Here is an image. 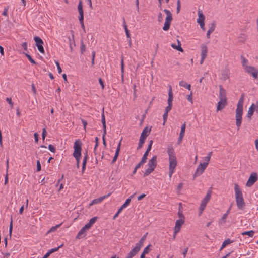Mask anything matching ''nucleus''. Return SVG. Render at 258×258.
<instances>
[{
    "mask_svg": "<svg viewBox=\"0 0 258 258\" xmlns=\"http://www.w3.org/2000/svg\"><path fill=\"white\" fill-rule=\"evenodd\" d=\"M168 112H166L165 111L163 115V125L165 124V122L167 121V117H168Z\"/></svg>",
    "mask_w": 258,
    "mask_h": 258,
    "instance_id": "obj_51",
    "label": "nucleus"
},
{
    "mask_svg": "<svg viewBox=\"0 0 258 258\" xmlns=\"http://www.w3.org/2000/svg\"><path fill=\"white\" fill-rule=\"evenodd\" d=\"M227 104V101H224L223 100H220L217 103V111H219L220 110H221L223 108H225V107Z\"/></svg>",
    "mask_w": 258,
    "mask_h": 258,
    "instance_id": "obj_17",
    "label": "nucleus"
},
{
    "mask_svg": "<svg viewBox=\"0 0 258 258\" xmlns=\"http://www.w3.org/2000/svg\"><path fill=\"white\" fill-rule=\"evenodd\" d=\"M257 174L256 173H252L248 178L246 185L248 187H250L253 185V184L257 181Z\"/></svg>",
    "mask_w": 258,
    "mask_h": 258,
    "instance_id": "obj_9",
    "label": "nucleus"
},
{
    "mask_svg": "<svg viewBox=\"0 0 258 258\" xmlns=\"http://www.w3.org/2000/svg\"><path fill=\"white\" fill-rule=\"evenodd\" d=\"M101 122L103 125V132L104 131V134H106V125L105 122V117L104 112V108H103L102 109V113L101 114Z\"/></svg>",
    "mask_w": 258,
    "mask_h": 258,
    "instance_id": "obj_25",
    "label": "nucleus"
},
{
    "mask_svg": "<svg viewBox=\"0 0 258 258\" xmlns=\"http://www.w3.org/2000/svg\"><path fill=\"white\" fill-rule=\"evenodd\" d=\"M172 105L171 104H168V106L166 107L165 111L166 112H169L172 109Z\"/></svg>",
    "mask_w": 258,
    "mask_h": 258,
    "instance_id": "obj_63",
    "label": "nucleus"
},
{
    "mask_svg": "<svg viewBox=\"0 0 258 258\" xmlns=\"http://www.w3.org/2000/svg\"><path fill=\"white\" fill-rule=\"evenodd\" d=\"M63 244L60 245L58 247L54 248H52L49 250V252L51 254L54 252L57 251L60 247H62Z\"/></svg>",
    "mask_w": 258,
    "mask_h": 258,
    "instance_id": "obj_47",
    "label": "nucleus"
},
{
    "mask_svg": "<svg viewBox=\"0 0 258 258\" xmlns=\"http://www.w3.org/2000/svg\"><path fill=\"white\" fill-rule=\"evenodd\" d=\"M185 128H186V122H184V123H183L181 125V130H180V134H179L180 135L184 136Z\"/></svg>",
    "mask_w": 258,
    "mask_h": 258,
    "instance_id": "obj_37",
    "label": "nucleus"
},
{
    "mask_svg": "<svg viewBox=\"0 0 258 258\" xmlns=\"http://www.w3.org/2000/svg\"><path fill=\"white\" fill-rule=\"evenodd\" d=\"M163 20V16L161 13H159L158 15V21L161 22Z\"/></svg>",
    "mask_w": 258,
    "mask_h": 258,
    "instance_id": "obj_53",
    "label": "nucleus"
},
{
    "mask_svg": "<svg viewBox=\"0 0 258 258\" xmlns=\"http://www.w3.org/2000/svg\"><path fill=\"white\" fill-rule=\"evenodd\" d=\"M241 58L242 59V65L244 68V69H245V67L248 66L247 65H246V64L248 62V60L242 56H241Z\"/></svg>",
    "mask_w": 258,
    "mask_h": 258,
    "instance_id": "obj_42",
    "label": "nucleus"
},
{
    "mask_svg": "<svg viewBox=\"0 0 258 258\" xmlns=\"http://www.w3.org/2000/svg\"><path fill=\"white\" fill-rule=\"evenodd\" d=\"M236 204L237 206V207L239 209H242L243 208V207L245 206V202L243 198H238L236 199Z\"/></svg>",
    "mask_w": 258,
    "mask_h": 258,
    "instance_id": "obj_19",
    "label": "nucleus"
},
{
    "mask_svg": "<svg viewBox=\"0 0 258 258\" xmlns=\"http://www.w3.org/2000/svg\"><path fill=\"white\" fill-rule=\"evenodd\" d=\"M212 194L211 188H210L207 191L206 196L202 200L200 206L199 207V215L202 213L203 211L204 210L207 203L211 199Z\"/></svg>",
    "mask_w": 258,
    "mask_h": 258,
    "instance_id": "obj_2",
    "label": "nucleus"
},
{
    "mask_svg": "<svg viewBox=\"0 0 258 258\" xmlns=\"http://www.w3.org/2000/svg\"><path fill=\"white\" fill-rule=\"evenodd\" d=\"M254 232L253 230H250L248 231L244 232L242 233V235H248L249 237H252L254 235Z\"/></svg>",
    "mask_w": 258,
    "mask_h": 258,
    "instance_id": "obj_39",
    "label": "nucleus"
},
{
    "mask_svg": "<svg viewBox=\"0 0 258 258\" xmlns=\"http://www.w3.org/2000/svg\"><path fill=\"white\" fill-rule=\"evenodd\" d=\"M222 77L223 78L224 80L228 79L229 77V72L228 71L224 72L222 74Z\"/></svg>",
    "mask_w": 258,
    "mask_h": 258,
    "instance_id": "obj_43",
    "label": "nucleus"
},
{
    "mask_svg": "<svg viewBox=\"0 0 258 258\" xmlns=\"http://www.w3.org/2000/svg\"><path fill=\"white\" fill-rule=\"evenodd\" d=\"M26 56L27 57L28 60L32 63V64H36V62L33 60L32 57L28 54H26Z\"/></svg>",
    "mask_w": 258,
    "mask_h": 258,
    "instance_id": "obj_46",
    "label": "nucleus"
},
{
    "mask_svg": "<svg viewBox=\"0 0 258 258\" xmlns=\"http://www.w3.org/2000/svg\"><path fill=\"white\" fill-rule=\"evenodd\" d=\"M12 229H13V221H12V217H11V220L10 222V226H9V235L11 237L12 235Z\"/></svg>",
    "mask_w": 258,
    "mask_h": 258,
    "instance_id": "obj_45",
    "label": "nucleus"
},
{
    "mask_svg": "<svg viewBox=\"0 0 258 258\" xmlns=\"http://www.w3.org/2000/svg\"><path fill=\"white\" fill-rule=\"evenodd\" d=\"M41 169V164L39 160L37 161V171H40Z\"/></svg>",
    "mask_w": 258,
    "mask_h": 258,
    "instance_id": "obj_61",
    "label": "nucleus"
},
{
    "mask_svg": "<svg viewBox=\"0 0 258 258\" xmlns=\"http://www.w3.org/2000/svg\"><path fill=\"white\" fill-rule=\"evenodd\" d=\"M85 49H86L85 45L84 44L83 41L81 40V45H80V52L82 54H83L84 53V52L85 51Z\"/></svg>",
    "mask_w": 258,
    "mask_h": 258,
    "instance_id": "obj_36",
    "label": "nucleus"
},
{
    "mask_svg": "<svg viewBox=\"0 0 258 258\" xmlns=\"http://www.w3.org/2000/svg\"><path fill=\"white\" fill-rule=\"evenodd\" d=\"M61 224H58V225H56V226H53L47 232L48 233H51V232H53L54 231H55L56 230V229L59 228L60 225H61Z\"/></svg>",
    "mask_w": 258,
    "mask_h": 258,
    "instance_id": "obj_41",
    "label": "nucleus"
},
{
    "mask_svg": "<svg viewBox=\"0 0 258 258\" xmlns=\"http://www.w3.org/2000/svg\"><path fill=\"white\" fill-rule=\"evenodd\" d=\"M184 220L182 219H178L176 221L174 227L175 234H177L179 232L181 227L184 224Z\"/></svg>",
    "mask_w": 258,
    "mask_h": 258,
    "instance_id": "obj_13",
    "label": "nucleus"
},
{
    "mask_svg": "<svg viewBox=\"0 0 258 258\" xmlns=\"http://www.w3.org/2000/svg\"><path fill=\"white\" fill-rule=\"evenodd\" d=\"M151 149V148L147 147V149L146 152H145V153L144 154L142 159H143L144 160L147 161V157L149 154V152H150Z\"/></svg>",
    "mask_w": 258,
    "mask_h": 258,
    "instance_id": "obj_38",
    "label": "nucleus"
},
{
    "mask_svg": "<svg viewBox=\"0 0 258 258\" xmlns=\"http://www.w3.org/2000/svg\"><path fill=\"white\" fill-rule=\"evenodd\" d=\"M173 99V93L172 91V88L171 86H169V90L168 91V99L167 100L168 104H171L172 105V101Z\"/></svg>",
    "mask_w": 258,
    "mask_h": 258,
    "instance_id": "obj_26",
    "label": "nucleus"
},
{
    "mask_svg": "<svg viewBox=\"0 0 258 258\" xmlns=\"http://www.w3.org/2000/svg\"><path fill=\"white\" fill-rule=\"evenodd\" d=\"M46 134H47L46 130L45 128H43V130H42V139L43 141L45 139Z\"/></svg>",
    "mask_w": 258,
    "mask_h": 258,
    "instance_id": "obj_54",
    "label": "nucleus"
},
{
    "mask_svg": "<svg viewBox=\"0 0 258 258\" xmlns=\"http://www.w3.org/2000/svg\"><path fill=\"white\" fill-rule=\"evenodd\" d=\"M92 225L90 223L88 222L83 227L85 229L87 230L89 229L92 227Z\"/></svg>",
    "mask_w": 258,
    "mask_h": 258,
    "instance_id": "obj_60",
    "label": "nucleus"
},
{
    "mask_svg": "<svg viewBox=\"0 0 258 258\" xmlns=\"http://www.w3.org/2000/svg\"><path fill=\"white\" fill-rule=\"evenodd\" d=\"M154 170V169H152V168H151L150 167H149L148 168H147L145 172L144 173V174H143V176L144 177H146L148 175H149V174H150Z\"/></svg>",
    "mask_w": 258,
    "mask_h": 258,
    "instance_id": "obj_35",
    "label": "nucleus"
},
{
    "mask_svg": "<svg viewBox=\"0 0 258 258\" xmlns=\"http://www.w3.org/2000/svg\"><path fill=\"white\" fill-rule=\"evenodd\" d=\"M133 197H134V195L131 196L130 198H128L126 200L124 203L122 205V206L124 208H126L129 205V204L131 202V198H132Z\"/></svg>",
    "mask_w": 258,
    "mask_h": 258,
    "instance_id": "obj_40",
    "label": "nucleus"
},
{
    "mask_svg": "<svg viewBox=\"0 0 258 258\" xmlns=\"http://www.w3.org/2000/svg\"><path fill=\"white\" fill-rule=\"evenodd\" d=\"M34 40L36 42V45L37 47L38 51L40 53H44V49L43 47V41H42V40L41 39V38H40L38 36L34 37Z\"/></svg>",
    "mask_w": 258,
    "mask_h": 258,
    "instance_id": "obj_7",
    "label": "nucleus"
},
{
    "mask_svg": "<svg viewBox=\"0 0 258 258\" xmlns=\"http://www.w3.org/2000/svg\"><path fill=\"white\" fill-rule=\"evenodd\" d=\"M254 107H255V104L252 103L248 109L247 116V117L249 119H251V116L253 115L254 111H255Z\"/></svg>",
    "mask_w": 258,
    "mask_h": 258,
    "instance_id": "obj_22",
    "label": "nucleus"
},
{
    "mask_svg": "<svg viewBox=\"0 0 258 258\" xmlns=\"http://www.w3.org/2000/svg\"><path fill=\"white\" fill-rule=\"evenodd\" d=\"M177 163H169V176L170 178L171 177L174 171V169L175 168L176 166H177Z\"/></svg>",
    "mask_w": 258,
    "mask_h": 258,
    "instance_id": "obj_28",
    "label": "nucleus"
},
{
    "mask_svg": "<svg viewBox=\"0 0 258 258\" xmlns=\"http://www.w3.org/2000/svg\"><path fill=\"white\" fill-rule=\"evenodd\" d=\"M111 195L110 193L108 194V195H105L104 196H102V197H99V198H97V199H94L92 202L90 204V205H92L93 204H97V203H100L101 202H102L105 198L108 197V196H109L110 195Z\"/></svg>",
    "mask_w": 258,
    "mask_h": 258,
    "instance_id": "obj_20",
    "label": "nucleus"
},
{
    "mask_svg": "<svg viewBox=\"0 0 258 258\" xmlns=\"http://www.w3.org/2000/svg\"><path fill=\"white\" fill-rule=\"evenodd\" d=\"M157 156L155 155L150 160H149L148 163L149 167L155 170L157 165Z\"/></svg>",
    "mask_w": 258,
    "mask_h": 258,
    "instance_id": "obj_11",
    "label": "nucleus"
},
{
    "mask_svg": "<svg viewBox=\"0 0 258 258\" xmlns=\"http://www.w3.org/2000/svg\"><path fill=\"white\" fill-rule=\"evenodd\" d=\"M86 230L85 229L84 227H82L78 232V234L77 235L76 238L79 239L84 237L86 235Z\"/></svg>",
    "mask_w": 258,
    "mask_h": 258,
    "instance_id": "obj_27",
    "label": "nucleus"
},
{
    "mask_svg": "<svg viewBox=\"0 0 258 258\" xmlns=\"http://www.w3.org/2000/svg\"><path fill=\"white\" fill-rule=\"evenodd\" d=\"M119 153L115 152V155H114L113 158L111 162L112 164L114 163L116 161L118 156L119 155Z\"/></svg>",
    "mask_w": 258,
    "mask_h": 258,
    "instance_id": "obj_49",
    "label": "nucleus"
},
{
    "mask_svg": "<svg viewBox=\"0 0 258 258\" xmlns=\"http://www.w3.org/2000/svg\"><path fill=\"white\" fill-rule=\"evenodd\" d=\"M163 11L167 16L165 18V22L164 23V26L163 27V30L164 31H167L169 29L171 22L173 20L172 15L171 12L168 10L164 9Z\"/></svg>",
    "mask_w": 258,
    "mask_h": 258,
    "instance_id": "obj_3",
    "label": "nucleus"
},
{
    "mask_svg": "<svg viewBox=\"0 0 258 258\" xmlns=\"http://www.w3.org/2000/svg\"><path fill=\"white\" fill-rule=\"evenodd\" d=\"M210 25L211 26H210L209 30H208V31L207 32V34H206V36L208 38H210L211 33H212L214 31V30L215 29V27H216V24H215V22L212 23L210 24Z\"/></svg>",
    "mask_w": 258,
    "mask_h": 258,
    "instance_id": "obj_23",
    "label": "nucleus"
},
{
    "mask_svg": "<svg viewBox=\"0 0 258 258\" xmlns=\"http://www.w3.org/2000/svg\"><path fill=\"white\" fill-rule=\"evenodd\" d=\"M139 247L135 245V247L132 249L131 251L128 253L127 256L126 258H133L135 255H136L138 252L140 250Z\"/></svg>",
    "mask_w": 258,
    "mask_h": 258,
    "instance_id": "obj_16",
    "label": "nucleus"
},
{
    "mask_svg": "<svg viewBox=\"0 0 258 258\" xmlns=\"http://www.w3.org/2000/svg\"><path fill=\"white\" fill-rule=\"evenodd\" d=\"M150 130H149V131H148V127H145L141 133V135L139 140L145 142V140L146 139V137L148 135V132H150Z\"/></svg>",
    "mask_w": 258,
    "mask_h": 258,
    "instance_id": "obj_18",
    "label": "nucleus"
},
{
    "mask_svg": "<svg viewBox=\"0 0 258 258\" xmlns=\"http://www.w3.org/2000/svg\"><path fill=\"white\" fill-rule=\"evenodd\" d=\"M81 142L79 140H76L74 145L73 156L81 157Z\"/></svg>",
    "mask_w": 258,
    "mask_h": 258,
    "instance_id": "obj_5",
    "label": "nucleus"
},
{
    "mask_svg": "<svg viewBox=\"0 0 258 258\" xmlns=\"http://www.w3.org/2000/svg\"><path fill=\"white\" fill-rule=\"evenodd\" d=\"M92 225L90 223L88 222L83 227L85 229L87 230L89 229L92 227Z\"/></svg>",
    "mask_w": 258,
    "mask_h": 258,
    "instance_id": "obj_59",
    "label": "nucleus"
},
{
    "mask_svg": "<svg viewBox=\"0 0 258 258\" xmlns=\"http://www.w3.org/2000/svg\"><path fill=\"white\" fill-rule=\"evenodd\" d=\"M177 42H178V45H176L175 44H172L171 45V47L173 48H174L175 49H176V50H177L179 51L183 52V49L182 48V47L181 46V44L180 42L178 40H177Z\"/></svg>",
    "mask_w": 258,
    "mask_h": 258,
    "instance_id": "obj_29",
    "label": "nucleus"
},
{
    "mask_svg": "<svg viewBox=\"0 0 258 258\" xmlns=\"http://www.w3.org/2000/svg\"><path fill=\"white\" fill-rule=\"evenodd\" d=\"M244 94H242L240 99L237 104V108L236 109V124L239 129L241 124L242 115L243 114V105L244 100Z\"/></svg>",
    "mask_w": 258,
    "mask_h": 258,
    "instance_id": "obj_1",
    "label": "nucleus"
},
{
    "mask_svg": "<svg viewBox=\"0 0 258 258\" xmlns=\"http://www.w3.org/2000/svg\"><path fill=\"white\" fill-rule=\"evenodd\" d=\"M123 26L124 28L125 32L127 37L128 38H130V34L129 30L127 29L125 19L124 18L123 19Z\"/></svg>",
    "mask_w": 258,
    "mask_h": 258,
    "instance_id": "obj_33",
    "label": "nucleus"
},
{
    "mask_svg": "<svg viewBox=\"0 0 258 258\" xmlns=\"http://www.w3.org/2000/svg\"><path fill=\"white\" fill-rule=\"evenodd\" d=\"M245 71L252 75L254 78H258V70L254 67L246 66Z\"/></svg>",
    "mask_w": 258,
    "mask_h": 258,
    "instance_id": "obj_8",
    "label": "nucleus"
},
{
    "mask_svg": "<svg viewBox=\"0 0 258 258\" xmlns=\"http://www.w3.org/2000/svg\"><path fill=\"white\" fill-rule=\"evenodd\" d=\"M144 143H145V142H144L143 141H141V140H139L138 146L137 147V150L140 149L143 147V145L144 144Z\"/></svg>",
    "mask_w": 258,
    "mask_h": 258,
    "instance_id": "obj_55",
    "label": "nucleus"
},
{
    "mask_svg": "<svg viewBox=\"0 0 258 258\" xmlns=\"http://www.w3.org/2000/svg\"><path fill=\"white\" fill-rule=\"evenodd\" d=\"M92 225L90 223L88 222L83 227L85 229L87 230L89 229L92 227Z\"/></svg>",
    "mask_w": 258,
    "mask_h": 258,
    "instance_id": "obj_57",
    "label": "nucleus"
},
{
    "mask_svg": "<svg viewBox=\"0 0 258 258\" xmlns=\"http://www.w3.org/2000/svg\"><path fill=\"white\" fill-rule=\"evenodd\" d=\"M167 152L169 156V163H177L176 157L174 154V148L171 145L168 146Z\"/></svg>",
    "mask_w": 258,
    "mask_h": 258,
    "instance_id": "obj_4",
    "label": "nucleus"
},
{
    "mask_svg": "<svg viewBox=\"0 0 258 258\" xmlns=\"http://www.w3.org/2000/svg\"><path fill=\"white\" fill-rule=\"evenodd\" d=\"M6 100L7 101V102L10 105L11 108H12L13 107V103L12 101L11 98L7 97Z\"/></svg>",
    "mask_w": 258,
    "mask_h": 258,
    "instance_id": "obj_56",
    "label": "nucleus"
},
{
    "mask_svg": "<svg viewBox=\"0 0 258 258\" xmlns=\"http://www.w3.org/2000/svg\"><path fill=\"white\" fill-rule=\"evenodd\" d=\"M227 216H228L227 214L225 213L222 217L221 220L219 221V222L220 223H221L222 222L225 223V220L227 218Z\"/></svg>",
    "mask_w": 258,
    "mask_h": 258,
    "instance_id": "obj_52",
    "label": "nucleus"
},
{
    "mask_svg": "<svg viewBox=\"0 0 258 258\" xmlns=\"http://www.w3.org/2000/svg\"><path fill=\"white\" fill-rule=\"evenodd\" d=\"M234 190L235 192V199L243 198L242 191L239 188L238 185L236 183L234 184Z\"/></svg>",
    "mask_w": 258,
    "mask_h": 258,
    "instance_id": "obj_15",
    "label": "nucleus"
},
{
    "mask_svg": "<svg viewBox=\"0 0 258 258\" xmlns=\"http://www.w3.org/2000/svg\"><path fill=\"white\" fill-rule=\"evenodd\" d=\"M146 162V161L144 160L143 159H141V161L136 166V169H139L140 167L145 163Z\"/></svg>",
    "mask_w": 258,
    "mask_h": 258,
    "instance_id": "obj_48",
    "label": "nucleus"
},
{
    "mask_svg": "<svg viewBox=\"0 0 258 258\" xmlns=\"http://www.w3.org/2000/svg\"><path fill=\"white\" fill-rule=\"evenodd\" d=\"M88 158V156L87 152H86V153L84 155L83 163H82V174L84 173V171L85 170L86 165Z\"/></svg>",
    "mask_w": 258,
    "mask_h": 258,
    "instance_id": "obj_24",
    "label": "nucleus"
},
{
    "mask_svg": "<svg viewBox=\"0 0 258 258\" xmlns=\"http://www.w3.org/2000/svg\"><path fill=\"white\" fill-rule=\"evenodd\" d=\"M121 70L122 73L121 78H122V82H123V73H124V61H123V57L121 56Z\"/></svg>",
    "mask_w": 258,
    "mask_h": 258,
    "instance_id": "obj_34",
    "label": "nucleus"
},
{
    "mask_svg": "<svg viewBox=\"0 0 258 258\" xmlns=\"http://www.w3.org/2000/svg\"><path fill=\"white\" fill-rule=\"evenodd\" d=\"M232 242H233V241L230 240V239H227L225 240L223 242V243H222V244L221 245V248H220V250L223 249L226 245H227L228 244H231Z\"/></svg>",
    "mask_w": 258,
    "mask_h": 258,
    "instance_id": "obj_32",
    "label": "nucleus"
},
{
    "mask_svg": "<svg viewBox=\"0 0 258 258\" xmlns=\"http://www.w3.org/2000/svg\"><path fill=\"white\" fill-rule=\"evenodd\" d=\"M151 246V244H149V245H148L147 247H146L144 250H143V253H145V254H148L150 251V249L149 248L150 246Z\"/></svg>",
    "mask_w": 258,
    "mask_h": 258,
    "instance_id": "obj_50",
    "label": "nucleus"
},
{
    "mask_svg": "<svg viewBox=\"0 0 258 258\" xmlns=\"http://www.w3.org/2000/svg\"><path fill=\"white\" fill-rule=\"evenodd\" d=\"M212 154V152H210L208 154L207 156L205 158V162H207L208 164L209 163V162L210 161Z\"/></svg>",
    "mask_w": 258,
    "mask_h": 258,
    "instance_id": "obj_44",
    "label": "nucleus"
},
{
    "mask_svg": "<svg viewBox=\"0 0 258 258\" xmlns=\"http://www.w3.org/2000/svg\"><path fill=\"white\" fill-rule=\"evenodd\" d=\"M8 169H9V159L7 160L6 162V174L5 177V185L7 184L8 182Z\"/></svg>",
    "mask_w": 258,
    "mask_h": 258,
    "instance_id": "obj_31",
    "label": "nucleus"
},
{
    "mask_svg": "<svg viewBox=\"0 0 258 258\" xmlns=\"http://www.w3.org/2000/svg\"><path fill=\"white\" fill-rule=\"evenodd\" d=\"M207 47L205 45H202L201 46V58L200 61L201 64L203 63L207 56Z\"/></svg>",
    "mask_w": 258,
    "mask_h": 258,
    "instance_id": "obj_12",
    "label": "nucleus"
},
{
    "mask_svg": "<svg viewBox=\"0 0 258 258\" xmlns=\"http://www.w3.org/2000/svg\"><path fill=\"white\" fill-rule=\"evenodd\" d=\"M198 15L199 18L198 19L197 22L200 24V27L202 29L205 30V24H204V19L205 16L200 11H198Z\"/></svg>",
    "mask_w": 258,
    "mask_h": 258,
    "instance_id": "obj_10",
    "label": "nucleus"
},
{
    "mask_svg": "<svg viewBox=\"0 0 258 258\" xmlns=\"http://www.w3.org/2000/svg\"><path fill=\"white\" fill-rule=\"evenodd\" d=\"M179 84L180 86L183 87L187 89L188 90H190V88H191L190 84H187L184 81L182 80V81H180Z\"/></svg>",
    "mask_w": 258,
    "mask_h": 258,
    "instance_id": "obj_30",
    "label": "nucleus"
},
{
    "mask_svg": "<svg viewBox=\"0 0 258 258\" xmlns=\"http://www.w3.org/2000/svg\"><path fill=\"white\" fill-rule=\"evenodd\" d=\"M48 149L52 152H55V147L51 144H50L48 146Z\"/></svg>",
    "mask_w": 258,
    "mask_h": 258,
    "instance_id": "obj_64",
    "label": "nucleus"
},
{
    "mask_svg": "<svg viewBox=\"0 0 258 258\" xmlns=\"http://www.w3.org/2000/svg\"><path fill=\"white\" fill-rule=\"evenodd\" d=\"M92 225L90 223L88 222L83 227L85 229L87 230L89 229L92 227Z\"/></svg>",
    "mask_w": 258,
    "mask_h": 258,
    "instance_id": "obj_58",
    "label": "nucleus"
},
{
    "mask_svg": "<svg viewBox=\"0 0 258 258\" xmlns=\"http://www.w3.org/2000/svg\"><path fill=\"white\" fill-rule=\"evenodd\" d=\"M219 99L222 100H223L224 101H227L226 90L223 88L222 85L219 86Z\"/></svg>",
    "mask_w": 258,
    "mask_h": 258,
    "instance_id": "obj_14",
    "label": "nucleus"
},
{
    "mask_svg": "<svg viewBox=\"0 0 258 258\" xmlns=\"http://www.w3.org/2000/svg\"><path fill=\"white\" fill-rule=\"evenodd\" d=\"M207 166V162L200 163L197 168L196 171L194 174V178L195 179L197 176H199L201 175L204 172Z\"/></svg>",
    "mask_w": 258,
    "mask_h": 258,
    "instance_id": "obj_6",
    "label": "nucleus"
},
{
    "mask_svg": "<svg viewBox=\"0 0 258 258\" xmlns=\"http://www.w3.org/2000/svg\"><path fill=\"white\" fill-rule=\"evenodd\" d=\"M97 220L96 217H94L92 218L89 221V223H90L92 225L95 223Z\"/></svg>",
    "mask_w": 258,
    "mask_h": 258,
    "instance_id": "obj_62",
    "label": "nucleus"
},
{
    "mask_svg": "<svg viewBox=\"0 0 258 258\" xmlns=\"http://www.w3.org/2000/svg\"><path fill=\"white\" fill-rule=\"evenodd\" d=\"M148 235V233H146L140 240L139 242L136 244V246L139 247L140 249H141L142 247L144 242L146 240L147 235Z\"/></svg>",
    "mask_w": 258,
    "mask_h": 258,
    "instance_id": "obj_21",
    "label": "nucleus"
}]
</instances>
